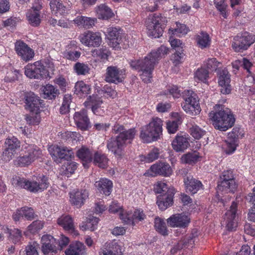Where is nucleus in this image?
<instances>
[{"label": "nucleus", "mask_w": 255, "mask_h": 255, "mask_svg": "<svg viewBox=\"0 0 255 255\" xmlns=\"http://www.w3.org/2000/svg\"><path fill=\"white\" fill-rule=\"evenodd\" d=\"M168 52L169 49L167 47L161 46L157 49L152 51L144 59L131 60L129 64L133 69L140 72V78L144 83H149L151 82L155 65Z\"/></svg>", "instance_id": "nucleus-1"}, {"label": "nucleus", "mask_w": 255, "mask_h": 255, "mask_svg": "<svg viewBox=\"0 0 255 255\" xmlns=\"http://www.w3.org/2000/svg\"><path fill=\"white\" fill-rule=\"evenodd\" d=\"M113 130L115 133L118 134L116 137H112L109 141L107 147L116 156L121 157L124 155V149L131 143L136 134L134 128L125 130L121 125H115Z\"/></svg>", "instance_id": "nucleus-2"}, {"label": "nucleus", "mask_w": 255, "mask_h": 255, "mask_svg": "<svg viewBox=\"0 0 255 255\" xmlns=\"http://www.w3.org/2000/svg\"><path fill=\"white\" fill-rule=\"evenodd\" d=\"M209 117L214 127L220 130L226 131L234 124L235 119L229 109L222 105H216Z\"/></svg>", "instance_id": "nucleus-3"}, {"label": "nucleus", "mask_w": 255, "mask_h": 255, "mask_svg": "<svg viewBox=\"0 0 255 255\" xmlns=\"http://www.w3.org/2000/svg\"><path fill=\"white\" fill-rule=\"evenodd\" d=\"M22 149L23 153L13 160L16 166L27 167L42 156L41 150L35 144L26 143L22 145Z\"/></svg>", "instance_id": "nucleus-4"}, {"label": "nucleus", "mask_w": 255, "mask_h": 255, "mask_svg": "<svg viewBox=\"0 0 255 255\" xmlns=\"http://www.w3.org/2000/svg\"><path fill=\"white\" fill-rule=\"evenodd\" d=\"M12 184L16 187L24 188L34 193L41 192L48 186L47 178L44 176L36 178V180L34 178L26 180L16 176L12 179Z\"/></svg>", "instance_id": "nucleus-5"}, {"label": "nucleus", "mask_w": 255, "mask_h": 255, "mask_svg": "<svg viewBox=\"0 0 255 255\" xmlns=\"http://www.w3.org/2000/svg\"><path fill=\"white\" fill-rule=\"evenodd\" d=\"M163 121L159 118L152 119L148 124L141 128L140 137L144 142L150 143L157 140L162 132Z\"/></svg>", "instance_id": "nucleus-6"}, {"label": "nucleus", "mask_w": 255, "mask_h": 255, "mask_svg": "<svg viewBox=\"0 0 255 255\" xmlns=\"http://www.w3.org/2000/svg\"><path fill=\"white\" fill-rule=\"evenodd\" d=\"M167 22V18L161 14L149 16L146 21L147 35L152 38H159L162 35Z\"/></svg>", "instance_id": "nucleus-7"}, {"label": "nucleus", "mask_w": 255, "mask_h": 255, "mask_svg": "<svg viewBox=\"0 0 255 255\" xmlns=\"http://www.w3.org/2000/svg\"><path fill=\"white\" fill-rule=\"evenodd\" d=\"M182 97L184 102L182 104L183 110L191 116H196L200 114L201 109L196 94L192 91L185 90Z\"/></svg>", "instance_id": "nucleus-8"}, {"label": "nucleus", "mask_w": 255, "mask_h": 255, "mask_svg": "<svg viewBox=\"0 0 255 255\" xmlns=\"http://www.w3.org/2000/svg\"><path fill=\"white\" fill-rule=\"evenodd\" d=\"M25 75L30 79H41L49 77V72L39 61L25 67Z\"/></svg>", "instance_id": "nucleus-9"}, {"label": "nucleus", "mask_w": 255, "mask_h": 255, "mask_svg": "<svg viewBox=\"0 0 255 255\" xmlns=\"http://www.w3.org/2000/svg\"><path fill=\"white\" fill-rule=\"evenodd\" d=\"M107 39L109 45L115 50L123 48H127L128 46V42L125 38V42L122 45L123 40L121 30L116 27H109L107 29Z\"/></svg>", "instance_id": "nucleus-10"}, {"label": "nucleus", "mask_w": 255, "mask_h": 255, "mask_svg": "<svg viewBox=\"0 0 255 255\" xmlns=\"http://www.w3.org/2000/svg\"><path fill=\"white\" fill-rule=\"evenodd\" d=\"M20 147V141L15 137H7L4 142V149L2 154V159L8 162L16 153V150Z\"/></svg>", "instance_id": "nucleus-11"}, {"label": "nucleus", "mask_w": 255, "mask_h": 255, "mask_svg": "<svg viewBox=\"0 0 255 255\" xmlns=\"http://www.w3.org/2000/svg\"><path fill=\"white\" fill-rule=\"evenodd\" d=\"M255 42V35L245 32L234 38L232 47L237 52L246 50Z\"/></svg>", "instance_id": "nucleus-12"}, {"label": "nucleus", "mask_w": 255, "mask_h": 255, "mask_svg": "<svg viewBox=\"0 0 255 255\" xmlns=\"http://www.w3.org/2000/svg\"><path fill=\"white\" fill-rule=\"evenodd\" d=\"M221 181L218 186V190L225 193L234 192L237 187L232 171H225L221 177Z\"/></svg>", "instance_id": "nucleus-13"}, {"label": "nucleus", "mask_w": 255, "mask_h": 255, "mask_svg": "<svg viewBox=\"0 0 255 255\" xmlns=\"http://www.w3.org/2000/svg\"><path fill=\"white\" fill-rule=\"evenodd\" d=\"M146 218V215L141 209H135L133 212L123 211L120 214V219L125 223L134 226L138 222Z\"/></svg>", "instance_id": "nucleus-14"}, {"label": "nucleus", "mask_w": 255, "mask_h": 255, "mask_svg": "<svg viewBox=\"0 0 255 255\" xmlns=\"http://www.w3.org/2000/svg\"><path fill=\"white\" fill-rule=\"evenodd\" d=\"M173 173V170L170 165L166 162H158L151 166L144 175L150 176H154L157 175L165 177L170 176Z\"/></svg>", "instance_id": "nucleus-15"}, {"label": "nucleus", "mask_w": 255, "mask_h": 255, "mask_svg": "<svg viewBox=\"0 0 255 255\" xmlns=\"http://www.w3.org/2000/svg\"><path fill=\"white\" fill-rule=\"evenodd\" d=\"M237 203L233 201L230 209L226 212L223 222L228 230L233 231L237 227Z\"/></svg>", "instance_id": "nucleus-16"}, {"label": "nucleus", "mask_w": 255, "mask_h": 255, "mask_svg": "<svg viewBox=\"0 0 255 255\" xmlns=\"http://www.w3.org/2000/svg\"><path fill=\"white\" fill-rule=\"evenodd\" d=\"M48 151L53 159L56 162H60V159L68 160L74 155V152L67 147H60L56 145H51L48 147Z\"/></svg>", "instance_id": "nucleus-17"}, {"label": "nucleus", "mask_w": 255, "mask_h": 255, "mask_svg": "<svg viewBox=\"0 0 255 255\" xmlns=\"http://www.w3.org/2000/svg\"><path fill=\"white\" fill-rule=\"evenodd\" d=\"M15 50L20 59L25 62L32 59L34 56V52L24 42L19 41L15 44Z\"/></svg>", "instance_id": "nucleus-18"}, {"label": "nucleus", "mask_w": 255, "mask_h": 255, "mask_svg": "<svg viewBox=\"0 0 255 255\" xmlns=\"http://www.w3.org/2000/svg\"><path fill=\"white\" fill-rule=\"evenodd\" d=\"M80 39L82 44L88 47H98L102 42L100 33L89 31L81 35Z\"/></svg>", "instance_id": "nucleus-19"}, {"label": "nucleus", "mask_w": 255, "mask_h": 255, "mask_svg": "<svg viewBox=\"0 0 255 255\" xmlns=\"http://www.w3.org/2000/svg\"><path fill=\"white\" fill-rule=\"evenodd\" d=\"M89 197V192L86 189L73 190L69 193V201L77 208L81 207Z\"/></svg>", "instance_id": "nucleus-20"}, {"label": "nucleus", "mask_w": 255, "mask_h": 255, "mask_svg": "<svg viewBox=\"0 0 255 255\" xmlns=\"http://www.w3.org/2000/svg\"><path fill=\"white\" fill-rule=\"evenodd\" d=\"M125 71L115 66L107 68L105 80L109 83L117 84L122 82L125 78Z\"/></svg>", "instance_id": "nucleus-21"}, {"label": "nucleus", "mask_w": 255, "mask_h": 255, "mask_svg": "<svg viewBox=\"0 0 255 255\" xmlns=\"http://www.w3.org/2000/svg\"><path fill=\"white\" fill-rule=\"evenodd\" d=\"M57 242L52 236L48 235H43L41 238V249L43 253L45 255H52L56 253L57 248L56 246Z\"/></svg>", "instance_id": "nucleus-22"}, {"label": "nucleus", "mask_w": 255, "mask_h": 255, "mask_svg": "<svg viewBox=\"0 0 255 255\" xmlns=\"http://www.w3.org/2000/svg\"><path fill=\"white\" fill-rule=\"evenodd\" d=\"M190 222V218L184 214H176L167 219V223L171 227L186 228Z\"/></svg>", "instance_id": "nucleus-23"}, {"label": "nucleus", "mask_w": 255, "mask_h": 255, "mask_svg": "<svg viewBox=\"0 0 255 255\" xmlns=\"http://www.w3.org/2000/svg\"><path fill=\"white\" fill-rule=\"evenodd\" d=\"M99 255H122L121 243L116 241L106 243L101 249Z\"/></svg>", "instance_id": "nucleus-24"}, {"label": "nucleus", "mask_w": 255, "mask_h": 255, "mask_svg": "<svg viewBox=\"0 0 255 255\" xmlns=\"http://www.w3.org/2000/svg\"><path fill=\"white\" fill-rule=\"evenodd\" d=\"M42 6L39 0L35 2L32 8L26 13V18L29 24L33 26L38 25L41 22V17L39 14V10L41 9Z\"/></svg>", "instance_id": "nucleus-25"}, {"label": "nucleus", "mask_w": 255, "mask_h": 255, "mask_svg": "<svg viewBox=\"0 0 255 255\" xmlns=\"http://www.w3.org/2000/svg\"><path fill=\"white\" fill-rule=\"evenodd\" d=\"M218 84L220 90L224 94H228L231 92L230 76L227 70L224 69L218 73Z\"/></svg>", "instance_id": "nucleus-26"}, {"label": "nucleus", "mask_w": 255, "mask_h": 255, "mask_svg": "<svg viewBox=\"0 0 255 255\" xmlns=\"http://www.w3.org/2000/svg\"><path fill=\"white\" fill-rule=\"evenodd\" d=\"M73 118L78 128L82 130H86L89 129L90 127V123L85 110L83 109L76 112Z\"/></svg>", "instance_id": "nucleus-27"}, {"label": "nucleus", "mask_w": 255, "mask_h": 255, "mask_svg": "<svg viewBox=\"0 0 255 255\" xmlns=\"http://www.w3.org/2000/svg\"><path fill=\"white\" fill-rule=\"evenodd\" d=\"M103 104L101 98L97 96L93 95L90 96L88 100L84 103L86 107H91L93 113L97 115H102L105 113L104 106L101 105Z\"/></svg>", "instance_id": "nucleus-28"}, {"label": "nucleus", "mask_w": 255, "mask_h": 255, "mask_svg": "<svg viewBox=\"0 0 255 255\" xmlns=\"http://www.w3.org/2000/svg\"><path fill=\"white\" fill-rule=\"evenodd\" d=\"M175 192L174 188H171L168 193L158 196L156 203L160 209L165 210L172 205Z\"/></svg>", "instance_id": "nucleus-29"}, {"label": "nucleus", "mask_w": 255, "mask_h": 255, "mask_svg": "<svg viewBox=\"0 0 255 255\" xmlns=\"http://www.w3.org/2000/svg\"><path fill=\"white\" fill-rule=\"evenodd\" d=\"M236 131H233L232 133L228 134L227 139L223 144V149L224 151L228 154L235 152L238 145V134Z\"/></svg>", "instance_id": "nucleus-30"}, {"label": "nucleus", "mask_w": 255, "mask_h": 255, "mask_svg": "<svg viewBox=\"0 0 255 255\" xmlns=\"http://www.w3.org/2000/svg\"><path fill=\"white\" fill-rule=\"evenodd\" d=\"M25 104L26 108L30 112H40V108L41 105V100L33 93H29L26 94Z\"/></svg>", "instance_id": "nucleus-31"}, {"label": "nucleus", "mask_w": 255, "mask_h": 255, "mask_svg": "<svg viewBox=\"0 0 255 255\" xmlns=\"http://www.w3.org/2000/svg\"><path fill=\"white\" fill-rule=\"evenodd\" d=\"M184 185L187 192L194 194L202 187L201 182L194 179L191 175H187L184 178Z\"/></svg>", "instance_id": "nucleus-32"}, {"label": "nucleus", "mask_w": 255, "mask_h": 255, "mask_svg": "<svg viewBox=\"0 0 255 255\" xmlns=\"http://www.w3.org/2000/svg\"><path fill=\"white\" fill-rule=\"evenodd\" d=\"M188 136L186 134H177L172 142V146L176 151H183L189 146Z\"/></svg>", "instance_id": "nucleus-33"}, {"label": "nucleus", "mask_w": 255, "mask_h": 255, "mask_svg": "<svg viewBox=\"0 0 255 255\" xmlns=\"http://www.w3.org/2000/svg\"><path fill=\"white\" fill-rule=\"evenodd\" d=\"M94 185L99 192L106 196L109 195L112 192L113 183L107 178L100 179L95 182Z\"/></svg>", "instance_id": "nucleus-34"}, {"label": "nucleus", "mask_w": 255, "mask_h": 255, "mask_svg": "<svg viewBox=\"0 0 255 255\" xmlns=\"http://www.w3.org/2000/svg\"><path fill=\"white\" fill-rule=\"evenodd\" d=\"M57 224L73 236H77L79 235L77 231L75 230L73 221L70 216L68 215L61 216L57 220Z\"/></svg>", "instance_id": "nucleus-35"}, {"label": "nucleus", "mask_w": 255, "mask_h": 255, "mask_svg": "<svg viewBox=\"0 0 255 255\" xmlns=\"http://www.w3.org/2000/svg\"><path fill=\"white\" fill-rule=\"evenodd\" d=\"M25 218L27 220H31L34 218L33 210L27 207L21 208L17 210L13 214V219L15 221H17Z\"/></svg>", "instance_id": "nucleus-36"}, {"label": "nucleus", "mask_w": 255, "mask_h": 255, "mask_svg": "<svg viewBox=\"0 0 255 255\" xmlns=\"http://www.w3.org/2000/svg\"><path fill=\"white\" fill-rule=\"evenodd\" d=\"M65 253L66 255H84L85 247L83 243L76 241L70 244Z\"/></svg>", "instance_id": "nucleus-37"}, {"label": "nucleus", "mask_w": 255, "mask_h": 255, "mask_svg": "<svg viewBox=\"0 0 255 255\" xmlns=\"http://www.w3.org/2000/svg\"><path fill=\"white\" fill-rule=\"evenodd\" d=\"M99 222V219L98 218L91 215L89 216L86 221L83 222L81 224L80 229L83 231L87 230L94 231L97 229Z\"/></svg>", "instance_id": "nucleus-38"}, {"label": "nucleus", "mask_w": 255, "mask_h": 255, "mask_svg": "<svg viewBox=\"0 0 255 255\" xmlns=\"http://www.w3.org/2000/svg\"><path fill=\"white\" fill-rule=\"evenodd\" d=\"M77 155L82 161L84 167L88 168V164L92 161V153L90 150L82 147L77 151Z\"/></svg>", "instance_id": "nucleus-39"}, {"label": "nucleus", "mask_w": 255, "mask_h": 255, "mask_svg": "<svg viewBox=\"0 0 255 255\" xmlns=\"http://www.w3.org/2000/svg\"><path fill=\"white\" fill-rule=\"evenodd\" d=\"M97 16L99 19H109L114 16L112 9L105 4H101L96 8Z\"/></svg>", "instance_id": "nucleus-40"}, {"label": "nucleus", "mask_w": 255, "mask_h": 255, "mask_svg": "<svg viewBox=\"0 0 255 255\" xmlns=\"http://www.w3.org/2000/svg\"><path fill=\"white\" fill-rule=\"evenodd\" d=\"M50 6L53 14L58 15L68 13V10L63 4L61 0H53L50 2Z\"/></svg>", "instance_id": "nucleus-41"}, {"label": "nucleus", "mask_w": 255, "mask_h": 255, "mask_svg": "<svg viewBox=\"0 0 255 255\" xmlns=\"http://www.w3.org/2000/svg\"><path fill=\"white\" fill-rule=\"evenodd\" d=\"M201 156L197 151L188 152L181 157V162L183 163L192 165L200 160Z\"/></svg>", "instance_id": "nucleus-42"}, {"label": "nucleus", "mask_w": 255, "mask_h": 255, "mask_svg": "<svg viewBox=\"0 0 255 255\" xmlns=\"http://www.w3.org/2000/svg\"><path fill=\"white\" fill-rule=\"evenodd\" d=\"M74 88V93L81 97L86 96L90 93L91 91L90 86L83 81L76 82Z\"/></svg>", "instance_id": "nucleus-43"}, {"label": "nucleus", "mask_w": 255, "mask_h": 255, "mask_svg": "<svg viewBox=\"0 0 255 255\" xmlns=\"http://www.w3.org/2000/svg\"><path fill=\"white\" fill-rule=\"evenodd\" d=\"M42 91L43 94V98L45 99H55L58 95V90L53 85L47 84L42 88Z\"/></svg>", "instance_id": "nucleus-44"}, {"label": "nucleus", "mask_w": 255, "mask_h": 255, "mask_svg": "<svg viewBox=\"0 0 255 255\" xmlns=\"http://www.w3.org/2000/svg\"><path fill=\"white\" fill-rule=\"evenodd\" d=\"M196 40L199 47L202 49L208 47L211 44V38L206 32H202L196 37Z\"/></svg>", "instance_id": "nucleus-45"}, {"label": "nucleus", "mask_w": 255, "mask_h": 255, "mask_svg": "<svg viewBox=\"0 0 255 255\" xmlns=\"http://www.w3.org/2000/svg\"><path fill=\"white\" fill-rule=\"evenodd\" d=\"M93 162L99 167L105 168L108 166V159L105 155L96 152L94 154Z\"/></svg>", "instance_id": "nucleus-46"}, {"label": "nucleus", "mask_w": 255, "mask_h": 255, "mask_svg": "<svg viewBox=\"0 0 255 255\" xmlns=\"http://www.w3.org/2000/svg\"><path fill=\"white\" fill-rule=\"evenodd\" d=\"M154 227L155 230L160 234L166 236L168 234V231L166 224L163 220L162 219L156 217L154 219Z\"/></svg>", "instance_id": "nucleus-47"}, {"label": "nucleus", "mask_w": 255, "mask_h": 255, "mask_svg": "<svg viewBox=\"0 0 255 255\" xmlns=\"http://www.w3.org/2000/svg\"><path fill=\"white\" fill-rule=\"evenodd\" d=\"M209 78V72L205 69H198L194 73V79L197 82L206 83Z\"/></svg>", "instance_id": "nucleus-48"}, {"label": "nucleus", "mask_w": 255, "mask_h": 255, "mask_svg": "<svg viewBox=\"0 0 255 255\" xmlns=\"http://www.w3.org/2000/svg\"><path fill=\"white\" fill-rule=\"evenodd\" d=\"M172 187H168L166 183L162 181H157L154 185L153 190L156 194L163 195L168 193Z\"/></svg>", "instance_id": "nucleus-49"}, {"label": "nucleus", "mask_w": 255, "mask_h": 255, "mask_svg": "<svg viewBox=\"0 0 255 255\" xmlns=\"http://www.w3.org/2000/svg\"><path fill=\"white\" fill-rule=\"evenodd\" d=\"M176 27L174 29L170 28L169 30V33L172 34H177L179 36H181L186 34L189 31V28L183 24H181L178 22H176Z\"/></svg>", "instance_id": "nucleus-50"}, {"label": "nucleus", "mask_w": 255, "mask_h": 255, "mask_svg": "<svg viewBox=\"0 0 255 255\" xmlns=\"http://www.w3.org/2000/svg\"><path fill=\"white\" fill-rule=\"evenodd\" d=\"M77 163L74 161H67L62 167V173L68 176L73 174L77 168Z\"/></svg>", "instance_id": "nucleus-51"}, {"label": "nucleus", "mask_w": 255, "mask_h": 255, "mask_svg": "<svg viewBox=\"0 0 255 255\" xmlns=\"http://www.w3.org/2000/svg\"><path fill=\"white\" fill-rule=\"evenodd\" d=\"M71 96L68 94L64 95L63 102L60 108V112L62 114H65L69 112L70 104L71 103Z\"/></svg>", "instance_id": "nucleus-52"}, {"label": "nucleus", "mask_w": 255, "mask_h": 255, "mask_svg": "<svg viewBox=\"0 0 255 255\" xmlns=\"http://www.w3.org/2000/svg\"><path fill=\"white\" fill-rule=\"evenodd\" d=\"M40 112H30L29 115L25 117V120L29 125H37L40 122Z\"/></svg>", "instance_id": "nucleus-53"}, {"label": "nucleus", "mask_w": 255, "mask_h": 255, "mask_svg": "<svg viewBox=\"0 0 255 255\" xmlns=\"http://www.w3.org/2000/svg\"><path fill=\"white\" fill-rule=\"evenodd\" d=\"M191 135L195 139H200L205 133V131L197 125H193L190 128Z\"/></svg>", "instance_id": "nucleus-54"}, {"label": "nucleus", "mask_w": 255, "mask_h": 255, "mask_svg": "<svg viewBox=\"0 0 255 255\" xmlns=\"http://www.w3.org/2000/svg\"><path fill=\"white\" fill-rule=\"evenodd\" d=\"M109 51L106 49H95L92 51V55L102 60H107L110 55Z\"/></svg>", "instance_id": "nucleus-55"}, {"label": "nucleus", "mask_w": 255, "mask_h": 255, "mask_svg": "<svg viewBox=\"0 0 255 255\" xmlns=\"http://www.w3.org/2000/svg\"><path fill=\"white\" fill-rule=\"evenodd\" d=\"M181 123V121L178 120L169 121L166 123V128L169 133H174L178 129V126Z\"/></svg>", "instance_id": "nucleus-56"}, {"label": "nucleus", "mask_w": 255, "mask_h": 255, "mask_svg": "<svg viewBox=\"0 0 255 255\" xmlns=\"http://www.w3.org/2000/svg\"><path fill=\"white\" fill-rule=\"evenodd\" d=\"M159 151L157 148L153 149L146 156H141V160L146 162H151L157 159Z\"/></svg>", "instance_id": "nucleus-57"}, {"label": "nucleus", "mask_w": 255, "mask_h": 255, "mask_svg": "<svg viewBox=\"0 0 255 255\" xmlns=\"http://www.w3.org/2000/svg\"><path fill=\"white\" fill-rule=\"evenodd\" d=\"M163 95L168 96L171 95L173 98H178L181 96L180 91L176 86H169L167 91L163 92Z\"/></svg>", "instance_id": "nucleus-58"}, {"label": "nucleus", "mask_w": 255, "mask_h": 255, "mask_svg": "<svg viewBox=\"0 0 255 255\" xmlns=\"http://www.w3.org/2000/svg\"><path fill=\"white\" fill-rule=\"evenodd\" d=\"M81 53L78 51H76L72 49H70V48H68L66 50V51L64 53V56L67 59L76 61L77 60L80 56Z\"/></svg>", "instance_id": "nucleus-59"}, {"label": "nucleus", "mask_w": 255, "mask_h": 255, "mask_svg": "<svg viewBox=\"0 0 255 255\" xmlns=\"http://www.w3.org/2000/svg\"><path fill=\"white\" fill-rule=\"evenodd\" d=\"M214 4L222 16L224 18H227L226 8L227 5L225 3V0H214Z\"/></svg>", "instance_id": "nucleus-60"}, {"label": "nucleus", "mask_w": 255, "mask_h": 255, "mask_svg": "<svg viewBox=\"0 0 255 255\" xmlns=\"http://www.w3.org/2000/svg\"><path fill=\"white\" fill-rule=\"evenodd\" d=\"M89 68L87 64L78 62L75 64L74 70L78 75H85L89 72Z\"/></svg>", "instance_id": "nucleus-61"}, {"label": "nucleus", "mask_w": 255, "mask_h": 255, "mask_svg": "<svg viewBox=\"0 0 255 255\" xmlns=\"http://www.w3.org/2000/svg\"><path fill=\"white\" fill-rule=\"evenodd\" d=\"M182 51V50H176L172 55L171 60L175 66L180 64L183 62L184 54Z\"/></svg>", "instance_id": "nucleus-62"}, {"label": "nucleus", "mask_w": 255, "mask_h": 255, "mask_svg": "<svg viewBox=\"0 0 255 255\" xmlns=\"http://www.w3.org/2000/svg\"><path fill=\"white\" fill-rule=\"evenodd\" d=\"M9 239L14 243H17L20 241L22 236L20 231L17 229L10 230L9 231Z\"/></svg>", "instance_id": "nucleus-63"}, {"label": "nucleus", "mask_w": 255, "mask_h": 255, "mask_svg": "<svg viewBox=\"0 0 255 255\" xmlns=\"http://www.w3.org/2000/svg\"><path fill=\"white\" fill-rule=\"evenodd\" d=\"M44 226V223L41 221L33 222L28 227V230L31 233H35L41 229Z\"/></svg>", "instance_id": "nucleus-64"}]
</instances>
